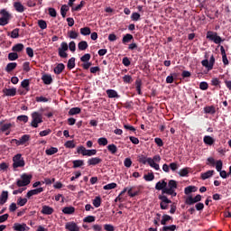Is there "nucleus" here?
<instances>
[{"label":"nucleus","instance_id":"25","mask_svg":"<svg viewBox=\"0 0 231 231\" xmlns=\"http://www.w3.org/2000/svg\"><path fill=\"white\" fill-rule=\"evenodd\" d=\"M63 214H67V215H71V214H75V208L73 207H65L62 209Z\"/></svg>","mask_w":231,"mask_h":231},{"label":"nucleus","instance_id":"21","mask_svg":"<svg viewBox=\"0 0 231 231\" xmlns=\"http://www.w3.org/2000/svg\"><path fill=\"white\" fill-rule=\"evenodd\" d=\"M17 68V63L16 62H11L8 63L5 67V71L7 73H10L11 71H14V69H15Z\"/></svg>","mask_w":231,"mask_h":231},{"label":"nucleus","instance_id":"44","mask_svg":"<svg viewBox=\"0 0 231 231\" xmlns=\"http://www.w3.org/2000/svg\"><path fill=\"white\" fill-rule=\"evenodd\" d=\"M103 189L104 190H111L113 189H116V183L112 182V183L106 184L103 187Z\"/></svg>","mask_w":231,"mask_h":231},{"label":"nucleus","instance_id":"61","mask_svg":"<svg viewBox=\"0 0 231 231\" xmlns=\"http://www.w3.org/2000/svg\"><path fill=\"white\" fill-rule=\"evenodd\" d=\"M17 120L19 122H23V124H26L28 122V116H18Z\"/></svg>","mask_w":231,"mask_h":231},{"label":"nucleus","instance_id":"37","mask_svg":"<svg viewBox=\"0 0 231 231\" xmlns=\"http://www.w3.org/2000/svg\"><path fill=\"white\" fill-rule=\"evenodd\" d=\"M79 154H82V156H88V150L84 146H79L77 148Z\"/></svg>","mask_w":231,"mask_h":231},{"label":"nucleus","instance_id":"35","mask_svg":"<svg viewBox=\"0 0 231 231\" xmlns=\"http://www.w3.org/2000/svg\"><path fill=\"white\" fill-rule=\"evenodd\" d=\"M198 190V188L196 186H189L185 188L184 192L185 194H190V192H196Z\"/></svg>","mask_w":231,"mask_h":231},{"label":"nucleus","instance_id":"63","mask_svg":"<svg viewBox=\"0 0 231 231\" xmlns=\"http://www.w3.org/2000/svg\"><path fill=\"white\" fill-rule=\"evenodd\" d=\"M140 17L141 15L138 13H133L131 15L132 21H140Z\"/></svg>","mask_w":231,"mask_h":231},{"label":"nucleus","instance_id":"23","mask_svg":"<svg viewBox=\"0 0 231 231\" xmlns=\"http://www.w3.org/2000/svg\"><path fill=\"white\" fill-rule=\"evenodd\" d=\"M59 152V149L56 147H51L45 151L47 156H53V154H57Z\"/></svg>","mask_w":231,"mask_h":231},{"label":"nucleus","instance_id":"43","mask_svg":"<svg viewBox=\"0 0 231 231\" xmlns=\"http://www.w3.org/2000/svg\"><path fill=\"white\" fill-rule=\"evenodd\" d=\"M172 217L169 215H163L162 219L161 220V225H167L168 221H171Z\"/></svg>","mask_w":231,"mask_h":231},{"label":"nucleus","instance_id":"31","mask_svg":"<svg viewBox=\"0 0 231 231\" xmlns=\"http://www.w3.org/2000/svg\"><path fill=\"white\" fill-rule=\"evenodd\" d=\"M61 71H64V64L60 63L55 67L54 73H56V75H60Z\"/></svg>","mask_w":231,"mask_h":231},{"label":"nucleus","instance_id":"1","mask_svg":"<svg viewBox=\"0 0 231 231\" xmlns=\"http://www.w3.org/2000/svg\"><path fill=\"white\" fill-rule=\"evenodd\" d=\"M137 162L139 163H143V165H150L152 169H154L155 171H160V162H162V157L160 155H155L153 158L146 157L143 154H140L137 156Z\"/></svg>","mask_w":231,"mask_h":231},{"label":"nucleus","instance_id":"9","mask_svg":"<svg viewBox=\"0 0 231 231\" xmlns=\"http://www.w3.org/2000/svg\"><path fill=\"white\" fill-rule=\"evenodd\" d=\"M68 43L66 42H61L60 47L58 49L59 55L61 59H66L68 57Z\"/></svg>","mask_w":231,"mask_h":231},{"label":"nucleus","instance_id":"12","mask_svg":"<svg viewBox=\"0 0 231 231\" xmlns=\"http://www.w3.org/2000/svg\"><path fill=\"white\" fill-rule=\"evenodd\" d=\"M13 228L15 231H28V230H30V227H28V226H26V224H19V223H14Z\"/></svg>","mask_w":231,"mask_h":231},{"label":"nucleus","instance_id":"39","mask_svg":"<svg viewBox=\"0 0 231 231\" xmlns=\"http://www.w3.org/2000/svg\"><path fill=\"white\" fill-rule=\"evenodd\" d=\"M107 149H108L109 152H111L112 154H116V152L118 151V148L115 144H109L107 146Z\"/></svg>","mask_w":231,"mask_h":231},{"label":"nucleus","instance_id":"49","mask_svg":"<svg viewBox=\"0 0 231 231\" xmlns=\"http://www.w3.org/2000/svg\"><path fill=\"white\" fill-rule=\"evenodd\" d=\"M97 143H98V145H103V146L107 145V143H108L107 138L101 137V138L97 139Z\"/></svg>","mask_w":231,"mask_h":231},{"label":"nucleus","instance_id":"33","mask_svg":"<svg viewBox=\"0 0 231 231\" xmlns=\"http://www.w3.org/2000/svg\"><path fill=\"white\" fill-rule=\"evenodd\" d=\"M73 169H79V167H82L84 165V161L82 160H76L72 162Z\"/></svg>","mask_w":231,"mask_h":231},{"label":"nucleus","instance_id":"50","mask_svg":"<svg viewBox=\"0 0 231 231\" xmlns=\"http://www.w3.org/2000/svg\"><path fill=\"white\" fill-rule=\"evenodd\" d=\"M65 147H67V149H75L76 144L74 141H67L65 143Z\"/></svg>","mask_w":231,"mask_h":231},{"label":"nucleus","instance_id":"58","mask_svg":"<svg viewBox=\"0 0 231 231\" xmlns=\"http://www.w3.org/2000/svg\"><path fill=\"white\" fill-rule=\"evenodd\" d=\"M124 165H125V167L129 169V167H131L133 165V161H131V158H125V162H124Z\"/></svg>","mask_w":231,"mask_h":231},{"label":"nucleus","instance_id":"22","mask_svg":"<svg viewBox=\"0 0 231 231\" xmlns=\"http://www.w3.org/2000/svg\"><path fill=\"white\" fill-rule=\"evenodd\" d=\"M24 50V45L23 43H18L13 46L12 51H15L16 53H19Z\"/></svg>","mask_w":231,"mask_h":231},{"label":"nucleus","instance_id":"18","mask_svg":"<svg viewBox=\"0 0 231 231\" xmlns=\"http://www.w3.org/2000/svg\"><path fill=\"white\" fill-rule=\"evenodd\" d=\"M8 201V191H3L0 195V205H5Z\"/></svg>","mask_w":231,"mask_h":231},{"label":"nucleus","instance_id":"24","mask_svg":"<svg viewBox=\"0 0 231 231\" xmlns=\"http://www.w3.org/2000/svg\"><path fill=\"white\" fill-rule=\"evenodd\" d=\"M212 176H214V171L213 170H209V171L201 174L202 180H208V178H212Z\"/></svg>","mask_w":231,"mask_h":231},{"label":"nucleus","instance_id":"60","mask_svg":"<svg viewBox=\"0 0 231 231\" xmlns=\"http://www.w3.org/2000/svg\"><path fill=\"white\" fill-rule=\"evenodd\" d=\"M123 80L125 84H131V82H133V78L130 75H125L123 77Z\"/></svg>","mask_w":231,"mask_h":231},{"label":"nucleus","instance_id":"3","mask_svg":"<svg viewBox=\"0 0 231 231\" xmlns=\"http://www.w3.org/2000/svg\"><path fill=\"white\" fill-rule=\"evenodd\" d=\"M0 26H6L10 23V19H12V14L8 12L6 9L0 10Z\"/></svg>","mask_w":231,"mask_h":231},{"label":"nucleus","instance_id":"48","mask_svg":"<svg viewBox=\"0 0 231 231\" xmlns=\"http://www.w3.org/2000/svg\"><path fill=\"white\" fill-rule=\"evenodd\" d=\"M38 26H40L42 30H46L48 28V23H46V21L44 20H39Z\"/></svg>","mask_w":231,"mask_h":231},{"label":"nucleus","instance_id":"42","mask_svg":"<svg viewBox=\"0 0 231 231\" xmlns=\"http://www.w3.org/2000/svg\"><path fill=\"white\" fill-rule=\"evenodd\" d=\"M81 35H90L91 34V29L89 27H84L80 29Z\"/></svg>","mask_w":231,"mask_h":231},{"label":"nucleus","instance_id":"52","mask_svg":"<svg viewBox=\"0 0 231 231\" xmlns=\"http://www.w3.org/2000/svg\"><path fill=\"white\" fill-rule=\"evenodd\" d=\"M175 230H176V225L164 226L162 227V231H175Z\"/></svg>","mask_w":231,"mask_h":231},{"label":"nucleus","instance_id":"29","mask_svg":"<svg viewBox=\"0 0 231 231\" xmlns=\"http://www.w3.org/2000/svg\"><path fill=\"white\" fill-rule=\"evenodd\" d=\"M69 11V5H63L60 8V14L63 18L66 17V14Z\"/></svg>","mask_w":231,"mask_h":231},{"label":"nucleus","instance_id":"53","mask_svg":"<svg viewBox=\"0 0 231 231\" xmlns=\"http://www.w3.org/2000/svg\"><path fill=\"white\" fill-rule=\"evenodd\" d=\"M67 66L69 69H73V68H75V58L69 59Z\"/></svg>","mask_w":231,"mask_h":231},{"label":"nucleus","instance_id":"46","mask_svg":"<svg viewBox=\"0 0 231 231\" xmlns=\"http://www.w3.org/2000/svg\"><path fill=\"white\" fill-rule=\"evenodd\" d=\"M128 196H130V198H134L135 196H138V190H134L133 187L129 188Z\"/></svg>","mask_w":231,"mask_h":231},{"label":"nucleus","instance_id":"41","mask_svg":"<svg viewBox=\"0 0 231 231\" xmlns=\"http://www.w3.org/2000/svg\"><path fill=\"white\" fill-rule=\"evenodd\" d=\"M26 203H28V199L24 198H19L17 199V205H19V207H24V205H26Z\"/></svg>","mask_w":231,"mask_h":231},{"label":"nucleus","instance_id":"11","mask_svg":"<svg viewBox=\"0 0 231 231\" xmlns=\"http://www.w3.org/2000/svg\"><path fill=\"white\" fill-rule=\"evenodd\" d=\"M201 200V195H197L195 198L188 197L186 199V205H194V203H199Z\"/></svg>","mask_w":231,"mask_h":231},{"label":"nucleus","instance_id":"64","mask_svg":"<svg viewBox=\"0 0 231 231\" xmlns=\"http://www.w3.org/2000/svg\"><path fill=\"white\" fill-rule=\"evenodd\" d=\"M104 229L106 231H115V226H113L111 224H106L104 226Z\"/></svg>","mask_w":231,"mask_h":231},{"label":"nucleus","instance_id":"57","mask_svg":"<svg viewBox=\"0 0 231 231\" xmlns=\"http://www.w3.org/2000/svg\"><path fill=\"white\" fill-rule=\"evenodd\" d=\"M84 223H95V217L88 216L83 219Z\"/></svg>","mask_w":231,"mask_h":231},{"label":"nucleus","instance_id":"5","mask_svg":"<svg viewBox=\"0 0 231 231\" xmlns=\"http://www.w3.org/2000/svg\"><path fill=\"white\" fill-rule=\"evenodd\" d=\"M32 119L31 126L37 128L39 127V124H42V114L39 112H33L32 114Z\"/></svg>","mask_w":231,"mask_h":231},{"label":"nucleus","instance_id":"6","mask_svg":"<svg viewBox=\"0 0 231 231\" xmlns=\"http://www.w3.org/2000/svg\"><path fill=\"white\" fill-rule=\"evenodd\" d=\"M13 167L14 169H18V167H24L25 162L24 159L23 158V155L21 153H18L13 157Z\"/></svg>","mask_w":231,"mask_h":231},{"label":"nucleus","instance_id":"30","mask_svg":"<svg viewBox=\"0 0 231 231\" xmlns=\"http://www.w3.org/2000/svg\"><path fill=\"white\" fill-rule=\"evenodd\" d=\"M92 205H94L96 207V208H98V207H100V205H102V199L100 197H96L92 200Z\"/></svg>","mask_w":231,"mask_h":231},{"label":"nucleus","instance_id":"15","mask_svg":"<svg viewBox=\"0 0 231 231\" xmlns=\"http://www.w3.org/2000/svg\"><path fill=\"white\" fill-rule=\"evenodd\" d=\"M14 8L16 10L19 14H23L24 12L25 8L24 5L19 1H16L14 3Z\"/></svg>","mask_w":231,"mask_h":231},{"label":"nucleus","instance_id":"16","mask_svg":"<svg viewBox=\"0 0 231 231\" xmlns=\"http://www.w3.org/2000/svg\"><path fill=\"white\" fill-rule=\"evenodd\" d=\"M54 209L50 206H43L42 208V214H45L46 216H51L53 214Z\"/></svg>","mask_w":231,"mask_h":231},{"label":"nucleus","instance_id":"59","mask_svg":"<svg viewBox=\"0 0 231 231\" xmlns=\"http://www.w3.org/2000/svg\"><path fill=\"white\" fill-rule=\"evenodd\" d=\"M216 169H217V172H221V169H223V162L221 160L217 161Z\"/></svg>","mask_w":231,"mask_h":231},{"label":"nucleus","instance_id":"36","mask_svg":"<svg viewBox=\"0 0 231 231\" xmlns=\"http://www.w3.org/2000/svg\"><path fill=\"white\" fill-rule=\"evenodd\" d=\"M204 111L207 114L214 115V113H216V107H214V106H206L204 107Z\"/></svg>","mask_w":231,"mask_h":231},{"label":"nucleus","instance_id":"34","mask_svg":"<svg viewBox=\"0 0 231 231\" xmlns=\"http://www.w3.org/2000/svg\"><path fill=\"white\" fill-rule=\"evenodd\" d=\"M19 141H20V145H24V143H26V142L30 141V135L24 134L19 139Z\"/></svg>","mask_w":231,"mask_h":231},{"label":"nucleus","instance_id":"10","mask_svg":"<svg viewBox=\"0 0 231 231\" xmlns=\"http://www.w3.org/2000/svg\"><path fill=\"white\" fill-rule=\"evenodd\" d=\"M66 230L69 231H80V227H79V225L75 222H68L65 225Z\"/></svg>","mask_w":231,"mask_h":231},{"label":"nucleus","instance_id":"28","mask_svg":"<svg viewBox=\"0 0 231 231\" xmlns=\"http://www.w3.org/2000/svg\"><path fill=\"white\" fill-rule=\"evenodd\" d=\"M88 42L86 41H82L78 44V48L79 50H80V51H84L86 50H88Z\"/></svg>","mask_w":231,"mask_h":231},{"label":"nucleus","instance_id":"14","mask_svg":"<svg viewBox=\"0 0 231 231\" xmlns=\"http://www.w3.org/2000/svg\"><path fill=\"white\" fill-rule=\"evenodd\" d=\"M3 93L5 97H15L17 95V88H4Z\"/></svg>","mask_w":231,"mask_h":231},{"label":"nucleus","instance_id":"62","mask_svg":"<svg viewBox=\"0 0 231 231\" xmlns=\"http://www.w3.org/2000/svg\"><path fill=\"white\" fill-rule=\"evenodd\" d=\"M180 176L185 177L189 174V168H184L179 171Z\"/></svg>","mask_w":231,"mask_h":231},{"label":"nucleus","instance_id":"54","mask_svg":"<svg viewBox=\"0 0 231 231\" xmlns=\"http://www.w3.org/2000/svg\"><path fill=\"white\" fill-rule=\"evenodd\" d=\"M68 37H69V39H77V37H79V32L70 31L68 32Z\"/></svg>","mask_w":231,"mask_h":231},{"label":"nucleus","instance_id":"8","mask_svg":"<svg viewBox=\"0 0 231 231\" xmlns=\"http://www.w3.org/2000/svg\"><path fill=\"white\" fill-rule=\"evenodd\" d=\"M159 199H161L160 206L162 210H167V208H169V204L172 203V201H171V199H169L167 196L164 195L160 196Z\"/></svg>","mask_w":231,"mask_h":231},{"label":"nucleus","instance_id":"45","mask_svg":"<svg viewBox=\"0 0 231 231\" xmlns=\"http://www.w3.org/2000/svg\"><path fill=\"white\" fill-rule=\"evenodd\" d=\"M122 41L124 44L131 42V41H133V35L128 33L123 37Z\"/></svg>","mask_w":231,"mask_h":231},{"label":"nucleus","instance_id":"19","mask_svg":"<svg viewBox=\"0 0 231 231\" xmlns=\"http://www.w3.org/2000/svg\"><path fill=\"white\" fill-rule=\"evenodd\" d=\"M156 190H163V189H167V182L165 180H162L156 183L155 185Z\"/></svg>","mask_w":231,"mask_h":231},{"label":"nucleus","instance_id":"55","mask_svg":"<svg viewBox=\"0 0 231 231\" xmlns=\"http://www.w3.org/2000/svg\"><path fill=\"white\" fill-rule=\"evenodd\" d=\"M145 181H152L154 180V173H148L143 176Z\"/></svg>","mask_w":231,"mask_h":231},{"label":"nucleus","instance_id":"56","mask_svg":"<svg viewBox=\"0 0 231 231\" xmlns=\"http://www.w3.org/2000/svg\"><path fill=\"white\" fill-rule=\"evenodd\" d=\"M11 37H12V39L19 38V29L18 28L12 31Z\"/></svg>","mask_w":231,"mask_h":231},{"label":"nucleus","instance_id":"40","mask_svg":"<svg viewBox=\"0 0 231 231\" xmlns=\"http://www.w3.org/2000/svg\"><path fill=\"white\" fill-rule=\"evenodd\" d=\"M135 86H136V91H137L138 95H142V80L137 79L135 81Z\"/></svg>","mask_w":231,"mask_h":231},{"label":"nucleus","instance_id":"7","mask_svg":"<svg viewBox=\"0 0 231 231\" xmlns=\"http://www.w3.org/2000/svg\"><path fill=\"white\" fill-rule=\"evenodd\" d=\"M207 39L212 41L215 44H221V42L223 41L221 36H217V32H214L212 31H208L207 32Z\"/></svg>","mask_w":231,"mask_h":231},{"label":"nucleus","instance_id":"4","mask_svg":"<svg viewBox=\"0 0 231 231\" xmlns=\"http://www.w3.org/2000/svg\"><path fill=\"white\" fill-rule=\"evenodd\" d=\"M31 182H32V175L23 173L21 175V179L17 180L16 185L17 187H26L30 185Z\"/></svg>","mask_w":231,"mask_h":231},{"label":"nucleus","instance_id":"38","mask_svg":"<svg viewBox=\"0 0 231 231\" xmlns=\"http://www.w3.org/2000/svg\"><path fill=\"white\" fill-rule=\"evenodd\" d=\"M13 126V125L11 123H6L2 125L0 131H2V133H5L6 131H8V129H11V127Z\"/></svg>","mask_w":231,"mask_h":231},{"label":"nucleus","instance_id":"27","mask_svg":"<svg viewBox=\"0 0 231 231\" xmlns=\"http://www.w3.org/2000/svg\"><path fill=\"white\" fill-rule=\"evenodd\" d=\"M81 109L80 107H72L69 111V115L73 116L74 115H80Z\"/></svg>","mask_w":231,"mask_h":231},{"label":"nucleus","instance_id":"51","mask_svg":"<svg viewBox=\"0 0 231 231\" xmlns=\"http://www.w3.org/2000/svg\"><path fill=\"white\" fill-rule=\"evenodd\" d=\"M91 60V54L87 53L80 58L81 62H89Z\"/></svg>","mask_w":231,"mask_h":231},{"label":"nucleus","instance_id":"13","mask_svg":"<svg viewBox=\"0 0 231 231\" xmlns=\"http://www.w3.org/2000/svg\"><path fill=\"white\" fill-rule=\"evenodd\" d=\"M41 192H44L43 188H38V189H31L27 192L26 198L30 199V198H32V196H37V194H41Z\"/></svg>","mask_w":231,"mask_h":231},{"label":"nucleus","instance_id":"20","mask_svg":"<svg viewBox=\"0 0 231 231\" xmlns=\"http://www.w3.org/2000/svg\"><path fill=\"white\" fill-rule=\"evenodd\" d=\"M106 95H107L108 98H118V97H120V96H118V92H116L114 89H107Z\"/></svg>","mask_w":231,"mask_h":231},{"label":"nucleus","instance_id":"47","mask_svg":"<svg viewBox=\"0 0 231 231\" xmlns=\"http://www.w3.org/2000/svg\"><path fill=\"white\" fill-rule=\"evenodd\" d=\"M17 59H19V54H17V52H10L8 54L9 60H17Z\"/></svg>","mask_w":231,"mask_h":231},{"label":"nucleus","instance_id":"26","mask_svg":"<svg viewBox=\"0 0 231 231\" xmlns=\"http://www.w3.org/2000/svg\"><path fill=\"white\" fill-rule=\"evenodd\" d=\"M214 138H212L210 135L204 136V143H206V145H214Z\"/></svg>","mask_w":231,"mask_h":231},{"label":"nucleus","instance_id":"32","mask_svg":"<svg viewBox=\"0 0 231 231\" xmlns=\"http://www.w3.org/2000/svg\"><path fill=\"white\" fill-rule=\"evenodd\" d=\"M42 80L47 84V85H50L51 84V82H53V79H51V76L50 75H44L42 78Z\"/></svg>","mask_w":231,"mask_h":231},{"label":"nucleus","instance_id":"17","mask_svg":"<svg viewBox=\"0 0 231 231\" xmlns=\"http://www.w3.org/2000/svg\"><path fill=\"white\" fill-rule=\"evenodd\" d=\"M98 163H102V159L98 157H93L88 160V165H98Z\"/></svg>","mask_w":231,"mask_h":231},{"label":"nucleus","instance_id":"2","mask_svg":"<svg viewBox=\"0 0 231 231\" xmlns=\"http://www.w3.org/2000/svg\"><path fill=\"white\" fill-rule=\"evenodd\" d=\"M176 189H178V182L174 180H171L168 182V187L162 189L163 194H168L169 196H172L173 198H176Z\"/></svg>","mask_w":231,"mask_h":231}]
</instances>
